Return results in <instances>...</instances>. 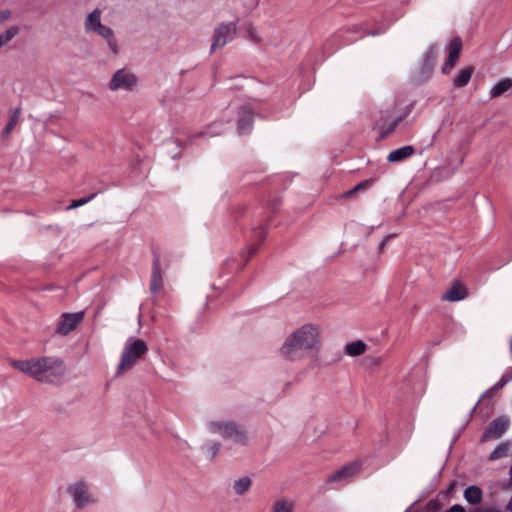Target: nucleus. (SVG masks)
Returning <instances> with one entry per match:
<instances>
[{
	"instance_id": "ddd939ff",
	"label": "nucleus",
	"mask_w": 512,
	"mask_h": 512,
	"mask_svg": "<svg viewBox=\"0 0 512 512\" xmlns=\"http://www.w3.org/2000/svg\"><path fill=\"white\" fill-rule=\"evenodd\" d=\"M468 291L467 288L461 284L460 282L454 283L447 292L443 295V299L450 301V302H456L463 300L467 297Z\"/></svg>"
},
{
	"instance_id": "393cba45",
	"label": "nucleus",
	"mask_w": 512,
	"mask_h": 512,
	"mask_svg": "<svg viewBox=\"0 0 512 512\" xmlns=\"http://www.w3.org/2000/svg\"><path fill=\"white\" fill-rule=\"evenodd\" d=\"M16 125H17V117L11 116L9 118L8 122L6 123L4 129L1 132V138L3 140L7 139L9 137L10 133L15 129Z\"/></svg>"
},
{
	"instance_id": "6e6552de",
	"label": "nucleus",
	"mask_w": 512,
	"mask_h": 512,
	"mask_svg": "<svg viewBox=\"0 0 512 512\" xmlns=\"http://www.w3.org/2000/svg\"><path fill=\"white\" fill-rule=\"evenodd\" d=\"M236 34V25L233 22L222 23L214 30L211 50L215 51L224 47Z\"/></svg>"
},
{
	"instance_id": "f8f14e48",
	"label": "nucleus",
	"mask_w": 512,
	"mask_h": 512,
	"mask_svg": "<svg viewBox=\"0 0 512 512\" xmlns=\"http://www.w3.org/2000/svg\"><path fill=\"white\" fill-rule=\"evenodd\" d=\"M360 466V463L355 461L333 473L331 476H329L327 482L331 483L335 481H347L360 471Z\"/></svg>"
},
{
	"instance_id": "6ab92c4d",
	"label": "nucleus",
	"mask_w": 512,
	"mask_h": 512,
	"mask_svg": "<svg viewBox=\"0 0 512 512\" xmlns=\"http://www.w3.org/2000/svg\"><path fill=\"white\" fill-rule=\"evenodd\" d=\"M415 155V149L413 146L408 145L396 149L388 155L387 160H404L406 158H410Z\"/></svg>"
},
{
	"instance_id": "2f4dec72",
	"label": "nucleus",
	"mask_w": 512,
	"mask_h": 512,
	"mask_svg": "<svg viewBox=\"0 0 512 512\" xmlns=\"http://www.w3.org/2000/svg\"><path fill=\"white\" fill-rule=\"evenodd\" d=\"M508 383L507 379L502 375L501 379L492 387V390L498 391Z\"/></svg>"
},
{
	"instance_id": "f03ea898",
	"label": "nucleus",
	"mask_w": 512,
	"mask_h": 512,
	"mask_svg": "<svg viewBox=\"0 0 512 512\" xmlns=\"http://www.w3.org/2000/svg\"><path fill=\"white\" fill-rule=\"evenodd\" d=\"M12 365L19 371L28 374L41 382H54L63 376L64 364L54 357H41L30 360H16Z\"/></svg>"
},
{
	"instance_id": "9b49d317",
	"label": "nucleus",
	"mask_w": 512,
	"mask_h": 512,
	"mask_svg": "<svg viewBox=\"0 0 512 512\" xmlns=\"http://www.w3.org/2000/svg\"><path fill=\"white\" fill-rule=\"evenodd\" d=\"M508 425L509 421L506 417H498L484 431L482 440L487 441L489 439L500 438L508 428Z\"/></svg>"
},
{
	"instance_id": "aec40b11",
	"label": "nucleus",
	"mask_w": 512,
	"mask_h": 512,
	"mask_svg": "<svg viewBox=\"0 0 512 512\" xmlns=\"http://www.w3.org/2000/svg\"><path fill=\"white\" fill-rule=\"evenodd\" d=\"M473 71L474 70L472 67H466L461 69L458 72L457 76L453 79V85L458 88L465 87L469 83Z\"/></svg>"
},
{
	"instance_id": "c85d7f7f",
	"label": "nucleus",
	"mask_w": 512,
	"mask_h": 512,
	"mask_svg": "<svg viewBox=\"0 0 512 512\" xmlns=\"http://www.w3.org/2000/svg\"><path fill=\"white\" fill-rule=\"evenodd\" d=\"M436 58H437V48L436 47L429 48V50L427 51V54H426V58H425L426 63L428 65H433Z\"/></svg>"
},
{
	"instance_id": "7ed1b4c3",
	"label": "nucleus",
	"mask_w": 512,
	"mask_h": 512,
	"mask_svg": "<svg viewBox=\"0 0 512 512\" xmlns=\"http://www.w3.org/2000/svg\"><path fill=\"white\" fill-rule=\"evenodd\" d=\"M148 344L143 339L130 336L122 347L116 376L120 377L132 370L148 353Z\"/></svg>"
},
{
	"instance_id": "f704fd0d",
	"label": "nucleus",
	"mask_w": 512,
	"mask_h": 512,
	"mask_svg": "<svg viewBox=\"0 0 512 512\" xmlns=\"http://www.w3.org/2000/svg\"><path fill=\"white\" fill-rule=\"evenodd\" d=\"M503 376L507 379L508 383L512 381V369L506 371Z\"/></svg>"
},
{
	"instance_id": "f257e3e1",
	"label": "nucleus",
	"mask_w": 512,
	"mask_h": 512,
	"mask_svg": "<svg viewBox=\"0 0 512 512\" xmlns=\"http://www.w3.org/2000/svg\"><path fill=\"white\" fill-rule=\"evenodd\" d=\"M322 348L318 325L306 323L289 333L279 347V356L290 363H298L316 355Z\"/></svg>"
},
{
	"instance_id": "0eeeda50",
	"label": "nucleus",
	"mask_w": 512,
	"mask_h": 512,
	"mask_svg": "<svg viewBox=\"0 0 512 512\" xmlns=\"http://www.w3.org/2000/svg\"><path fill=\"white\" fill-rule=\"evenodd\" d=\"M138 83V76L131 69L121 68L112 74L107 87L111 92H131L137 88Z\"/></svg>"
},
{
	"instance_id": "5701e85b",
	"label": "nucleus",
	"mask_w": 512,
	"mask_h": 512,
	"mask_svg": "<svg viewBox=\"0 0 512 512\" xmlns=\"http://www.w3.org/2000/svg\"><path fill=\"white\" fill-rule=\"evenodd\" d=\"M219 450L220 444L215 441H207L201 447V451L207 459H213L218 454Z\"/></svg>"
},
{
	"instance_id": "a878e982",
	"label": "nucleus",
	"mask_w": 512,
	"mask_h": 512,
	"mask_svg": "<svg viewBox=\"0 0 512 512\" xmlns=\"http://www.w3.org/2000/svg\"><path fill=\"white\" fill-rule=\"evenodd\" d=\"M223 131H224L223 124L214 122L210 126H208L205 131L201 132V134L206 135V136H216V135L221 134Z\"/></svg>"
},
{
	"instance_id": "4468645a",
	"label": "nucleus",
	"mask_w": 512,
	"mask_h": 512,
	"mask_svg": "<svg viewBox=\"0 0 512 512\" xmlns=\"http://www.w3.org/2000/svg\"><path fill=\"white\" fill-rule=\"evenodd\" d=\"M253 121L252 112L249 109H242L238 115L237 128L240 134L251 130Z\"/></svg>"
},
{
	"instance_id": "7c9ffc66",
	"label": "nucleus",
	"mask_w": 512,
	"mask_h": 512,
	"mask_svg": "<svg viewBox=\"0 0 512 512\" xmlns=\"http://www.w3.org/2000/svg\"><path fill=\"white\" fill-rule=\"evenodd\" d=\"M88 201H89V199H86V198H81V199L74 200V201L69 205L68 209L77 208V207H79V206H82V205L86 204Z\"/></svg>"
},
{
	"instance_id": "20e7f679",
	"label": "nucleus",
	"mask_w": 512,
	"mask_h": 512,
	"mask_svg": "<svg viewBox=\"0 0 512 512\" xmlns=\"http://www.w3.org/2000/svg\"><path fill=\"white\" fill-rule=\"evenodd\" d=\"M206 431L216 434L224 439L232 440L235 443L246 445L249 437L246 429L233 421L212 420L206 424Z\"/></svg>"
},
{
	"instance_id": "dca6fc26",
	"label": "nucleus",
	"mask_w": 512,
	"mask_h": 512,
	"mask_svg": "<svg viewBox=\"0 0 512 512\" xmlns=\"http://www.w3.org/2000/svg\"><path fill=\"white\" fill-rule=\"evenodd\" d=\"M295 501L288 497H281L276 499L269 512H294Z\"/></svg>"
},
{
	"instance_id": "2eb2a0df",
	"label": "nucleus",
	"mask_w": 512,
	"mask_h": 512,
	"mask_svg": "<svg viewBox=\"0 0 512 512\" xmlns=\"http://www.w3.org/2000/svg\"><path fill=\"white\" fill-rule=\"evenodd\" d=\"M505 94H512V79L510 78L500 80L490 89L491 98H497Z\"/></svg>"
},
{
	"instance_id": "473e14b6",
	"label": "nucleus",
	"mask_w": 512,
	"mask_h": 512,
	"mask_svg": "<svg viewBox=\"0 0 512 512\" xmlns=\"http://www.w3.org/2000/svg\"><path fill=\"white\" fill-rule=\"evenodd\" d=\"M471 512H501V510L496 507H490V508H476Z\"/></svg>"
},
{
	"instance_id": "4be33fe9",
	"label": "nucleus",
	"mask_w": 512,
	"mask_h": 512,
	"mask_svg": "<svg viewBox=\"0 0 512 512\" xmlns=\"http://www.w3.org/2000/svg\"><path fill=\"white\" fill-rule=\"evenodd\" d=\"M464 497L470 504H477L482 499V491L477 486H469L464 492Z\"/></svg>"
},
{
	"instance_id": "cd10ccee",
	"label": "nucleus",
	"mask_w": 512,
	"mask_h": 512,
	"mask_svg": "<svg viewBox=\"0 0 512 512\" xmlns=\"http://www.w3.org/2000/svg\"><path fill=\"white\" fill-rule=\"evenodd\" d=\"M371 184L370 180H364L358 183L354 188L344 193V197H350L356 194L358 191L367 189Z\"/></svg>"
},
{
	"instance_id": "412c9836",
	"label": "nucleus",
	"mask_w": 512,
	"mask_h": 512,
	"mask_svg": "<svg viewBox=\"0 0 512 512\" xmlns=\"http://www.w3.org/2000/svg\"><path fill=\"white\" fill-rule=\"evenodd\" d=\"M163 286V278L157 263H154L153 271L151 275L150 289L153 292L161 290Z\"/></svg>"
},
{
	"instance_id": "f3484780",
	"label": "nucleus",
	"mask_w": 512,
	"mask_h": 512,
	"mask_svg": "<svg viewBox=\"0 0 512 512\" xmlns=\"http://www.w3.org/2000/svg\"><path fill=\"white\" fill-rule=\"evenodd\" d=\"M252 486V479L249 476H243L236 479L232 484L234 494L241 496L245 495Z\"/></svg>"
},
{
	"instance_id": "72a5a7b5",
	"label": "nucleus",
	"mask_w": 512,
	"mask_h": 512,
	"mask_svg": "<svg viewBox=\"0 0 512 512\" xmlns=\"http://www.w3.org/2000/svg\"><path fill=\"white\" fill-rule=\"evenodd\" d=\"M448 512H465L464 508L460 505L452 506Z\"/></svg>"
},
{
	"instance_id": "e433bc0d",
	"label": "nucleus",
	"mask_w": 512,
	"mask_h": 512,
	"mask_svg": "<svg viewBox=\"0 0 512 512\" xmlns=\"http://www.w3.org/2000/svg\"><path fill=\"white\" fill-rule=\"evenodd\" d=\"M435 177H436L438 180H441V179H442V177H439V176H437V175H435Z\"/></svg>"
},
{
	"instance_id": "c756f323",
	"label": "nucleus",
	"mask_w": 512,
	"mask_h": 512,
	"mask_svg": "<svg viewBox=\"0 0 512 512\" xmlns=\"http://www.w3.org/2000/svg\"><path fill=\"white\" fill-rule=\"evenodd\" d=\"M11 17L9 9H0V25L5 23Z\"/></svg>"
},
{
	"instance_id": "b1692460",
	"label": "nucleus",
	"mask_w": 512,
	"mask_h": 512,
	"mask_svg": "<svg viewBox=\"0 0 512 512\" xmlns=\"http://www.w3.org/2000/svg\"><path fill=\"white\" fill-rule=\"evenodd\" d=\"M19 33L18 26H11L0 33V49L6 46Z\"/></svg>"
},
{
	"instance_id": "bb28decb",
	"label": "nucleus",
	"mask_w": 512,
	"mask_h": 512,
	"mask_svg": "<svg viewBox=\"0 0 512 512\" xmlns=\"http://www.w3.org/2000/svg\"><path fill=\"white\" fill-rule=\"evenodd\" d=\"M508 453V446L506 444L499 445L489 456L490 460H496L505 457Z\"/></svg>"
},
{
	"instance_id": "39448f33",
	"label": "nucleus",
	"mask_w": 512,
	"mask_h": 512,
	"mask_svg": "<svg viewBox=\"0 0 512 512\" xmlns=\"http://www.w3.org/2000/svg\"><path fill=\"white\" fill-rule=\"evenodd\" d=\"M101 16L102 11L99 8L90 12L85 19V30L86 32L96 33L99 35L106 41L110 51L113 54H117L119 52V46L115 38L114 31L102 23Z\"/></svg>"
},
{
	"instance_id": "a211bd4d",
	"label": "nucleus",
	"mask_w": 512,
	"mask_h": 512,
	"mask_svg": "<svg viewBox=\"0 0 512 512\" xmlns=\"http://www.w3.org/2000/svg\"><path fill=\"white\" fill-rule=\"evenodd\" d=\"M366 350H367V345L365 342H363L361 340L347 343L344 347L345 354H347L351 357L360 356V355L364 354Z\"/></svg>"
},
{
	"instance_id": "423d86ee",
	"label": "nucleus",
	"mask_w": 512,
	"mask_h": 512,
	"mask_svg": "<svg viewBox=\"0 0 512 512\" xmlns=\"http://www.w3.org/2000/svg\"><path fill=\"white\" fill-rule=\"evenodd\" d=\"M65 492L70 497L74 506L79 510L97 503V498L91 491L90 484L86 480L77 479L69 482L66 485Z\"/></svg>"
},
{
	"instance_id": "c9c22d12",
	"label": "nucleus",
	"mask_w": 512,
	"mask_h": 512,
	"mask_svg": "<svg viewBox=\"0 0 512 512\" xmlns=\"http://www.w3.org/2000/svg\"><path fill=\"white\" fill-rule=\"evenodd\" d=\"M437 169L446 170L447 169V165L443 164L440 167H438Z\"/></svg>"
},
{
	"instance_id": "1a4fd4ad",
	"label": "nucleus",
	"mask_w": 512,
	"mask_h": 512,
	"mask_svg": "<svg viewBox=\"0 0 512 512\" xmlns=\"http://www.w3.org/2000/svg\"><path fill=\"white\" fill-rule=\"evenodd\" d=\"M83 318L84 312L63 314L57 323L56 332L61 335L69 334L77 327Z\"/></svg>"
},
{
	"instance_id": "9d476101",
	"label": "nucleus",
	"mask_w": 512,
	"mask_h": 512,
	"mask_svg": "<svg viewBox=\"0 0 512 512\" xmlns=\"http://www.w3.org/2000/svg\"><path fill=\"white\" fill-rule=\"evenodd\" d=\"M448 58L446 62L442 66V72L444 74L450 73V71L454 68L456 65L460 53L462 50V41L459 37L453 38L448 45Z\"/></svg>"
}]
</instances>
